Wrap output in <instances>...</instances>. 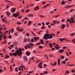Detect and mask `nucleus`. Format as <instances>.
<instances>
[{
  "instance_id": "obj_12",
  "label": "nucleus",
  "mask_w": 75,
  "mask_h": 75,
  "mask_svg": "<svg viewBox=\"0 0 75 75\" xmlns=\"http://www.w3.org/2000/svg\"><path fill=\"white\" fill-rule=\"evenodd\" d=\"M13 17H14L16 18H17V17L18 16L17 15V14H16V13H13Z\"/></svg>"
},
{
  "instance_id": "obj_34",
  "label": "nucleus",
  "mask_w": 75,
  "mask_h": 75,
  "mask_svg": "<svg viewBox=\"0 0 75 75\" xmlns=\"http://www.w3.org/2000/svg\"><path fill=\"white\" fill-rule=\"evenodd\" d=\"M69 23H67L66 24V27H69Z\"/></svg>"
},
{
  "instance_id": "obj_44",
  "label": "nucleus",
  "mask_w": 75,
  "mask_h": 75,
  "mask_svg": "<svg viewBox=\"0 0 75 75\" xmlns=\"http://www.w3.org/2000/svg\"><path fill=\"white\" fill-rule=\"evenodd\" d=\"M39 16L40 17H41L42 18H44V16H42L41 15H40Z\"/></svg>"
},
{
  "instance_id": "obj_10",
  "label": "nucleus",
  "mask_w": 75,
  "mask_h": 75,
  "mask_svg": "<svg viewBox=\"0 0 75 75\" xmlns=\"http://www.w3.org/2000/svg\"><path fill=\"white\" fill-rule=\"evenodd\" d=\"M40 41L39 42H40V44H44V41H43V40L42 39H40Z\"/></svg>"
},
{
  "instance_id": "obj_33",
  "label": "nucleus",
  "mask_w": 75,
  "mask_h": 75,
  "mask_svg": "<svg viewBox=\"0 0 75 75\" xmlns=\"http://www.w3.org/2000/svg\"><path fill=\"white\" fill-rule=\"evenodd\" d=\"M6 14H7V15H8V16H10V13H8L7 11L6 12Z\"/></svg>"
},
{
  "instance_id": "obj_7",
  "label": "nucleus",
  "mask_w": 75,
  "mask_h": 75,
  "mask_svg": "<svg viewBox=\"0 0 75 75\" xmlns=\"http://www.w3.org/2000/svg\"><path fill=\"white\" fill-rule=\"evenodd\" d=\"M23 59L25 61H26L28 60V59H27V57L26 56H24L23 57Z\"/></svg>"
},
{
  "instance_id": "obj_26",
  "label": "nucleus",
  "mask_w": 75,
  "mask_h": 75,
  "mask_svg": "<svg viewBox=\"0 0 75 75\" xmlns=\"http://www.w3.org/2000/svg\"><path fill=\"white\" fill-rule=\"evenodd\" d=\"M19 28H20V27L19 26H17L16 28V30H17V31H19L20 30V29Z\"/></svg>"
},
{
  "instance_id": "obj_59",
  "label": "nucleus",
  "mask_w": 75,
  "mask_h": 75,
  "mask_svg": "<svg viewBox=\"0 0 75 75\" xmlns=\"http://www.w3.org/2000/svg\"><path fill=\"white\" fill-rule=\"evenodd\" d=\"M74 11V9H71L70 11V12L71 13V12H72Z\"/></svg>"
},
{
  "instance_id": "obj_40",
  "label": "nucleus",
  "mask_w": 75,
  "mask_h": 75,
  "mask_svg": "<svg viewBox=\"0 0 75 75\" xmlns=\"http://www.w3.org/2000/svg\"><path fill=\"white\" fill-rule=\"evenodd\" d=\"M40 60H36V64H37V63H38V62H40Z\"/></svg>"
},
{
  "instance_id": "obj_63",
  "label": "nucleus",
  "mask_w": 75,
  "mask_h": 75,
  "mask_svg": "<svg viewBox=\"0 0 75 75\" xmlns=\"http://www.w3.org/2000/svg\"><path fill=\"white\" fill-rule=\"evenodd\" d=\"M25 20H28V18H27V17H25Z\"/></svg>"
},
{
  "instance_id": "obj_28",
  "label": "nucleus",
  "mask_w": 75,
  "mask_h": 75,
  "mask_svg": "<svg viewBox=\"0 0 75 75\" xmlns=\"http://www.w3.org/2000/svg\"><path fill=\"white\" fill-rule=\"evenodd\" d=\"M49 45L50 46V47L51 48H52V43H50Z\"/></svg>"
},
{
  "instance_id": "obj_60",
  "label": "nucleus",
  "mask_w": 75,
  "mask_h": 75,
  "mask_svg": "<svg viewBox=\"0 0 75 75\" xmlns=\"http://www.w3.org/2000/svg\"><path fill=\"white\" fill-rule=\"evenodd\" d=\"M2 72H3V70H2V69H0V73H2Z\"/></svg>"
},
{
  "instance_id": "obj_56",
  "label": "nucleus",
  "mask_w": 75,
  "mask_h": 75,
  "mask_svg": "<svg viewBox=\"0 0 75 75\" xmlns=\"http://www.w3.org/2000/svg\"><path fill=\"white\" fill-rule=\"evenodd\" d=\"M14 34L15 36H17V33H15Z\"/></svg>"
},
{
  "instance_id": "obj_35",
  "label": "nucleus",
  "mask_w": 75,
  "mask_h": 75,
  "mask_svg": "<svg viewBox=\"0 0 75 75\" xmlns=\"http://www.w3.org/2000/svg\"><path fill=\"white\" fill-rule=\"evenodd\" d=\"M45 57H46V58H47V59H48V56H47V55H46V54H45Z\"/></svg>"
},
{
  "instance_id": "obj_58",
  "label": "nucleus",
  "mask_w": 75,
  "mask_h": 75,
  "mask_svg": "<svg viewBox=\"0 0 75 75\" xmlns=\"http://www.w3.org/2000/svg\"><path fill=\"white\" fill-rule=\"evenodd\" d=\"M56 71V69H52V72H54V71Z\"/></svg>"
},
{
  "instance_id": "obj_55",
  "label": "nucleus",
  "mask_w": 75,
  "mask_h": 75,
  "mask_svg": "<svg viewBox=\"0 0 75 75\" xmlns=\"http://www.w3.org/2000/svg\"><path fill=\"white\" fill-rule=\"evenodd\" d=\"M60 33V32H59V31L57 32V35H58V34H59Z\"/></svg>"
},
{
  "instance_id": "obj_15",
  "label": "nucleus",
  "mask_w": 75,
  "mask_h": 75,
  "mask_svg": "<svg viewBox=\"0 0 75 75\" xmlns=\"http://www.w3.org/2000/svg\"><path fill=\"white\" fill-rule=\"evenodd\" d=\"M34 10H39V7L38 6L35 7V8H34Z\"/></svg>"
},
{
  "instance_id": "obj_45",
  "label": "nucleus",
  "mask_w": 75,
  "mask_h": 75,
  "mask_svg": "<svg viewBox=\"0 0 75 75\" xmlns=\"http://www.w3.org/2000/svg\"><path fill=\"white\" fill-rule=\"evenodd\" d=\"M4 62H6V64H9L8 62L4 60Z\"/></svg>"
},
{
  "instance_id": "obj_8",
  "label": "nucleus",
  "mask_w": 75,
  "mask_h": 75,
  "mask_svg": "<svg viewBox=\"0 0 75 75\" xmlns=\"http://www.w3.org/2000/svg\"><path fill=\"white\" fill-rule=\"evenodd\" d=\"M14 45H18V42H14L13 43Z\"/></svg>"
},
{
  "instance_id": "obj_29",
  "label": "nucleus",
  "mask_w": 75,
  "mask_h": 75,
  "mask_svg": "<svg viewBox=\"0 0 75 75\" xmlns=\"http://www.w3.org/2000/svg\"><path fill=\"white\" fill-rule=\"evenodd\" d=\"M28 16L29 17H33L34 16V15L31 14H29Z\"/></svg>"
},
{
  "instance_id": "obj_14",
  "label": "nucleus",
  "mask_w": 75,
  "mask_h": 75,
  "mask_svg": "<svg viewBox=\"0 0 75 75\" xmlns=\"http://www.w3.org/2000/svg\"><path fill=\"white\" fill-rule=\"evenodd\" d=\"M65 27V25L63 24L62 25L61 28L62 29H64Z\"/></svg>"
},
{
  "instance_id": "obj_43",
  "label": "nucleus",
  "mask_w": 75,
  "mask_h": 75,
  "mask_svg": "<svg viewBox=\"0 0 75 75\" xmlns=\"http://www.w3.org/2000/svg\"><path fill=\"white\" fill-rule=\"evenodd\" d=\"M66 72L67 74H69V71H66Z\"/></svg>"
},
{
  "instance_id": "obj_16",
  "label": "nucleus",
  "mask_w": 75,
  "mask_h": 75,
  "mask_svg": "<svg viewBox=\"0 0 75 75\" xmlns=\"http://www.w3.org/2000/svg\"><path fill=\"white\" fill-rule=\"evenodd\" d=\"M28 25H30L32 24V21H29L28 22Z\"/></svg>"
},
{
  "instance_id": "obj_54",
  "label": "nucleus",
  "mask_w": 75,
  "mask_h": 75,
  "mask_svg": "<svg viewBox=\"0 0 75 75\" xmlns=\"http://www.w3.org/2000/svg\"><path fill=\"white\" fill-rule=\"evenodd\" d=\"M33 72H34V71H28V73H30V74H31V73H33Z\"/></svg>"
},
{
  "instance_id": "obj_53",
  "label": "nucleus",
  "mask_w": 75,
  "mask_h": 75,
  "mask_svg": "<svg viewBox=\"0 0 75 75\" xmlns=\"http://www.w3.org/2000/svg\"><path fill=\"white\" fill-rule=\"evenodd\" d=\"M71 72H72V73H75V70H74L73 69H72L71 70Z\"/></svg>"
},
{
  "instance_id": "obj_41",
  "label": "nucleus",
  "mask_w": 75,
  "mask_h": 75,
  "mask_svg": "<svg viewBox=\"0 0 75 75\" xmlns=\"http://www.w3.org/2000/svg\"><path fill=\"white\" fill-rule=\"evenodd\" d=\"M24 31V30L23 29H20L19 31H21V32H22V31Z\"/></svg>"
},
{
  "instance_id": "obj_42",
  "label": "nucleus",
  "mask_w": 75,
  "mask_h": 75,
  "mask_svg": "<svg viewBox=\"0 0 75 75\" xmlns=\"http://www.w3.org/2000/svg\"><path fill=\"white\" fill-rule=\"evenodd\" d=\"M36 45H41V44H40V42H39L38 43H36Z\"/></svg>"
},
{
  "instance_id": "obj_32",
  "label": "nucleus",
  "mask_w": 75,
  "mask_h": 75,
  "mask_svg": "<svg viewBox=\"0 0 75 75\" xmlns=\"http://www.w3.org/2000/svg\"><path fill=\"white\" fill-rule=\"evenodd\" d=\"M27 41V39L26 38H24V39L23 42H26Z\"/></svg>"
},
{
  "instance_id": "obj_22",
  "label": "nucleus",
  "mask_w": 75,
  "mask_h": 75,
  "mask_svg": "<svg viewBox=\"0 0 75 75\" xmlns=\"http://www.w3.org/2000/svg\"><path fill=\"white\" fill-rule=\"evenodd\" d=\"M65 38H59V40L60 41H62L64 40H65Z\"/></svg>"
},
{
  "instance_id": "obj_21",
  "label": "nucleus",
  "mask_w": 75,
  "mask_h": 75,
  "mask_svg": "<svg viewBox=\"0 0 75 75\" xmlns=\"http://www.w3.org/2000/svg\"><path fill=\"white\" fill-rule=\"evenodd\" d=\"M26 46L28 48H31V46H30V45L29 44H28L26 45Z\"/></svg>"
},
{
  "instance_id": "obj_23",
  "label": "nucleus",
  "mask_w": 75,
  "mask_h": 75,
  "mask_svg": "<svg viewBox=\"0 0 75 75\" xmlns=\"http://www.w3.org/2000/svg\"><path fill=\"white\" fill-rule=\"evenodd\" d=\"M3 38H4V40H6L7 38V36L6 35H3Z\"/></svg>"
},
{
  "instance_id": "obj_1",
  "label": "nucleus",
  "mask_w": 75,
  "mask_h": 75,
  "mask_svg": "<svg viewBox=\"0 0 75 75\" xmlns=\"http://www.w3.org/2000/svg\"><path fill=\"white\" fill-rule=\"evenodd\" d=\"M22 54L21 49L20 48L17 49L16 52V53H11L10 54L11 56H13V55H14L15 57H16L17 55H18V56H21Z\"/></svg>"
},
{
  "instance_id": "obj_48",
  "label": "nucleus",
  "mask_w": 75,
  "mask_h": 75,
  "mask_svg": "<svg viewBox=\"0 0 75 75\" xmlns=\"http://www.w3.org/2000/svg\"><path fill=\"white\" fill-rule=\"evenodd\" d=\"M62 4H65V1H62Z\"/></svg>"
},
{
  "instance_id": "obj_31",
  "label": "nucleus",
  "mask_w": 75,
  "mask_h": 75,
  "mask_svg": "<svg viewBox=\"0 0 75 75\" xmlns=\"http://www.w3.org/2000/svg\"><path fill=\"white\" fill-rule=\"evenodd\" d=\"M60 58L62 59H64V56H61Z\"/></svg>"
},
{
  "instance_id": "obj_24",
  "label": "nucleus",
  "mask_w": 75,
  "mask_h": 75,
  "mask_svg": "<svg viewBox=\"0 0 75 75\" xmlns=\"http://www.w3.org/2000/svg\"><path fill=\"white\" fill-rule=\"evenodd\" d=\"M34 40L35 41H37V38L36 37H35L34 38Z\"/></svg>"
},
{
  "instance_id": "obj_27",
  "label": "nucleus",
  "mask_w": 75,
  "mask_h": 75,
  "mask_svg": "<svg viewBox=\"0 0 75 75\" xmlns=\"http://www.w3.org/2000/svg\"><path fill=\"white\" fill-rule=\"evenodd\" d=\"M14 28H12L11 33H14Z\"/></svg>"
},
{
  "instance_id": "obj_4",
  "label": "nucleus",
  "mask_w": 75,
  "mask_h": 75,
  "mask_svg": "<svg viewBox=\"0 0 75 75\" xmlns=\"http://www.w3.org/2000/svg\"><path fill=\"white\" fill-rule=\"evenodd\" d=\"M16 8H13L11 10V13H14L15 11H16Z\"/></svg>"
},
{
  "instance_id": "obj_6",
  "label": "nucleus",
  "mask_w": 75,
  "mask_h": 75,
  "mask_svg": "<svg viewBox=\"0 0 75 75\" xmlns=\"http://www.w3.org/2000/svg\"><path fill=\"white\" fill-rule=\"evenodd\" d=\"M74 6V5H71V6L69 5H67L65 6V8H70V7H73Z\"/></svg>"
},
{
  "instance_id": "obj_57",
  "label": "nucleus",
  "mask_w": 75,
  "mask_h": 75,
  "mask_svg": "<svg viewBox=\"0 0 75 75\" xmlns=\"http://www.w3.org/2000/svg\"><path fill=\"white\" fill-rule=\"evenodd\" d=\"M16 14H17V16H18L20 15V13L18 12H16Z\"/></svg>"
},
{
  "instance_id": "obj_25",
  "label": "nucleus",
  "mask_w": 75,
  "mask_h": 75,
  "mask_svg": "<svg viewBox=\"0 0 75 75\" xmlns=\"http://www.w3.org/2000/svg\"><path fill=\"white\" fill-rule=\"evenodd\" d=\"M42 64V62H40L39 64H38V66H41V64Z\"/></svg>"
},
{
  "instance_id": "obj_37",
  "label": "nucleus",
  "mask_w": 75,
  "mask_h": 75,
  "mask_svg": "<svg viewBox=\"0 0 75 75\" xmlns=\"http://www.w3.org/2000/svg\"><path fill=\"white\" fill-rule=\"evenodd\" d=\"M29 44L31 46H34V44H33L32 43H30Z\"/></svg>"
},
{
  "instance_id": "obj_47",
  "label": "nucleus",
  "mask_w": 75,
  "mask_h": 75,
  "mask_svg": "<svg viewBox=\"0 0 75 75\" xmlns=\"http://www.w3.org/2000/svg\"><path fill=\"white\" fill-rule=\"evenodd\" d=\"M72 42H74V43L75 44V39H73L72 40Z\"/></svg>"
},
{
  "instance_id": "obj_36",
  "label": "nucleus",
  "mask_w": 75,
  "mask_h": 75,
  "mask_svg": "<svg viewBox=\"0 0 75 75\" xmlns=\"http://www.w3.org/2000/svg\"><path fill=\"white\" fill-rule=\"evenodd\" d=\"M5 1H7V2H8V3H13V2L9 1H8V0H5Z\"/></svg>"
},
{
  "instance_id": "obj_19",
  "label": "nucleus",
  "mask_w": 75,
  "mask_h": 75,
  "mask_svg": "<svg viewBox=\"0 0 75 75\" xmlns=\"http://www.w3.org/2000/svg\"><path fill=\"white\" fill-rule=\"evenodd\" d=\"M70 35L71 36V37H73L75 35V33H71L70 34Z\"/></svg>"
},
{
  "instance_id": "obj_52",
  "label": "nucleus",
  "mask_w": 75,
  "mask_h": 75,
  "mask_svg": "<svg viewBox=\"0 0 75 75\" xmlns=\"http://www.w3.org/2000/svg\"><path fill=\"white\" fill-rule=\"evenodd\" d=\"M67 48V47H64L62 48L63 49H66V48Z\"/></svg>"
},
{
  "instance_id": "obj_2",
  "label": "nucleus",
  "mask_w": 75,
  "mask_h": 75,
  "mask_svg": "<svg viewBox=\"0 0 75 75\" xmlns=\"http://www.w3.org/2000/svg\"><path fill=\"white\" fill-rule=\"evenodd\" d=\"M48 33H47L46 34H45L43 37V39L44 40H48Z\"/></svg>"
},
{
  "instance_id": "obj_46",
  "label": "nucleus",
  "mask_w": 75,
  "mask_h": 75,
  "mask_svg": "<svg viewBox=\"0 0 75 75\" xmlns=\"http://www.w3.org/2000/svg\"><path fill=\"white\" fill-rule=\"evenodd\" d=\"M41 28L42 29H45V26H43L41 27Z\"/></svg>"
},
{
  "instance_id": "obj_50",
  "label": "nucleus",
  "mask_w": 75,
  "mask_h": 75,
  "mask_svg": "<svg viewBox=\"0 0 75 75\" xmlns=\"http://www.w3.org/2000/svg\"><path fill=\"white\" fill-rule=\"evenodd\" d=\"M22 67H23V68H24V69H25V66H23V65H22Z\"/></svg>"
},
{
  "instance_id": "obj_30",
  "label": "nucleus",
  "mask_w": 75,
  "mask_h": 75,
  "mask_svg": "<svg viewBox=\"0 0 75 75\" xmlns=\"http://www.w3.org/2000/svg\"><path fill=\"white\" fill-rule=\"evenodd\" d=\"M15 70L16 72H18V68L16 67L15 69Z\"/></svg>"
},
{
  "instance_id": "obj_51",
  "label": "nucleus",
  "mask_w": 75,
  "mask_h": 75,
  "mask_svg": "<svg viewBox=\"0 0 75 75\" xmlns=\"http://www.w3.org/2000/svg\"><path fill=\"white\" fill-rule=\"evenodd\" d=\"M10 71H12V66H11L10 67Z\"/></svg>"
},
{
  "instance_id": "obj_9",
  "label": "nucleus",
  "mask_w": 75,
  "mask_h": 75,
  "mask_svg": "<svg viewBox=\"0 0 75 75\" xmlns=\"http://www.w3.org/2000/svg\"><path fill=\"white\" fill-rule=\"evenodd\" d=\"M58 51L59 52H60V53H62V52H63L64 51V50L63 49H62V50H60V49H59L58 50Z\"/></svg>"
},
{
  "instance_id": "obj_5",
  "label": "nucleus",
  "mask_w": 75,
  "mask_h": 75,
  "mask_svg": "<svg viewBox=\"0 0 75 75\" xmlns=\"http://www.w3.org/2000/svg\"><path fill=\"white\" fill-rule=\"evenodd\" d=\"M26 54L27 56H29L30 55V54H31V53L27 51L26 52Z\"/></svg>"
},
{
  "instance_id": "obj_18",
  "label": "nucleus",
  "mask_w": 75,
  "mask_h": 75,
  "mask_svg": "<svg viewBox=\"0 0 75 75\" xmlns=\"http://www.w3.org/2000/svg\"><path fill=\"white\" fill-rule=\"evenodd\" d=\"M60 59L59 58L58 59V61L57 62H58V65H60Z\"/></svg>"
},
{
  "instance_id": "obj_39",
  "label": "nucleus",
  "mask_w": 75,
  "mask_h": 75,
  "mask_svg": "<svg viewBox=\"0 0 75 75\" xmlns=\"http://www.w3.org/2000/svg\"><path fill=\"white\" fill-rule=\"evenodd\" d=\"M24 48L25 50H27V48H28V47L27 46V45H26V46H25Z\"/></svg>"
},
{
  "instance_id": "obj_62",
  "label": "nucleus",
  "mask_w": 75,
  "mask_h": 75,
  "mask_svg": "<svg viewBox=\"0 0 75 75\" xmlns=\"http://www.w3.org/2000/svg\"><path fill=\"white\" fill-rule=\"evenodd\" d=\"M39 47L40 48H42V46H39Z\"/></svg>"
},
{
  "instance_id": "obj_11",
  "label": "nucleus",
  "mask_w": 75,
  "mask_h": 75,
  "mask_svg": "<svg viewBox=\"0 0 75 75\" xmlns=\"http://www.w3.org/2000/svg\"><path fill=\"white\" fill-rule=\"evenodd\" d=\"M6 17H4V18L2 19V20L3 21L2 22H6Z\"/></svg>"
},
{
  "instance_id": "obj_17",
  "label": "nucleus",
  "mask_w": 75,
  "mask_h": 75,
  "mask_svg": "<svg viewBox=\"0 0 75 75\" xmlns=\"http://www.w3.org/2000/svg\"><path fill=\"white\" fill-rule=\"evenodd\" d=\"M5 58L6 59H7V58H10V57H9L8 56L7 54H6Z\"/></svg>"
},
{
  "instance_id": "obj_3",
  "label": "nucleus",
  "mask_w": 75,
  "mask_h": 75,
  "mask_svg": "<svg viewBox=\"0 0 75 75\" xmlns=\"http://www.w3.org/2000/svg\"><path fill=\"white\" fill-rule=\"evenodd\" d=\"M52 38V33L49 34L48 33V39H51Z\"/></svg>"
},
{
  "instance_id": "obj_49",
  "label": "nucleus",
  "mask_w": 75,
  "mask_h": 75,
  "mask_svg": "<svg viewBox=\"0 0 75 75\" xmlns=\"http://www.w3.org/2000/svg\"><path fill=\"white\" fill-rule=\"evenodd\" d=\"M48 73V72L47 71H45L44 72V73L45 74H47Z\"/></svg>"
},
{
  "instance_id": "obj_61",
  "label": "nucleus",
  "mask_w": 75,
  "mask_h": 75,
  "mask_svg": "<svg viewBox=\"0 0 75 75\" xmlns=\"http://www.w3.org/2000/svg\"><path fill=\"white\" fill-rule=\"evenodd\" d=\"M13 47H14V45H11V48H13Z\"/></svg>"
},
{
  "instance_id": "obj_20",
  "label": "nucleus",
  "mask_w": 75,
  "mask_h": 75,
  "mask_svg": "<svg viewBox=\"0 0 75 75\" xmlns=\"http://www.w3.org/2000/svg\"><path fill=\"white\" fill-rule=\"evenodd\" d=\"M50 4H48L47 5H46L45 6H44L43 7H44V8H45V7H47V6H50Z\"/></svg>"
},
{
  "instance_id": "obj_13",
  "label": "nucleus",
  "mask_w": 75,
  "mask_h": 75,
  "mask_svg": "<svg viewBox=\"0 0 75 75\" xmlns=\"http://www.w3.org/2000/svg\"><path fill=\"white\" fill-rule=\"evenodd\" d=\"M74 18H73V17L71 18H70L71 21H72V23H74V21H75L74 20Z\"/></svg>"
},
{
  "instance_id": "obj_64",
  "label": "nucleus",
  "mask_w": 75,
  "mask_h": 75,
  "mask_svg": "<svg viewBox=\"0 0 75 75\" xmlns=\"http://www.w3.org/2000/svg\"><path fill=\"white\" fill-rule=\"evenodd\" d=\"M57 65V62H54V65Z\"/></svg>"
},
{
  "instance_id": "obj_38",
  "label": "nucleus",
  "mask_w": 75,
  "mask_h": 75,
  "mask_svg": "<svg viewBox=\"0 0 75 75\" xmlns=\"http://www.w3.org/2000/svg\"><path fill=\"white\" fill-rule=\"evenodd\" d=\"M62 63L63 64H66V62H65V61H62Z\"/></svg>"
}]
</instances>
